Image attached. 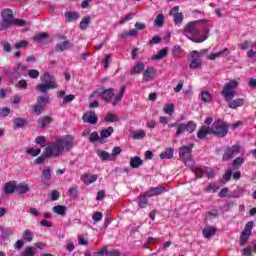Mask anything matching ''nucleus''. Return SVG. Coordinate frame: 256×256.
Here are the masks:
<instances>
[{
	"mask_svg": "<svg viewBox=\"0 0 256 256\" xmlns=\"http://www.w3.org/2000/svg\"><path fill=\"white\" fill-rule=\"evenodd\" d=\"M207 27V20H196L187 23L182 30V33L185 37H188L190 41H193V43H203V41H206L208 37L207 35H209V29H207ZM203 29L206 30L201 36V31H203Z\"/></svg>",
	"mask_w": 256,
	"mask_h": 256,
	"instance_id": "obj_1",
	"label": "nucleus"
},
{
	"mask_svg": "<svg viewBox=\"0 0 256 256\" xmlns=\"http://www.w3.org/2000/svg\"><path fill=\"white\" fill-rule=\"evenodd\" d=\"M75 147V138L71 135H66L56 139V143L47 146L48 155L59 157L65 152L71 151Z\"/></svg>",
	"mask_w": 256,
	"mask_h": 256,
	"instance_id": "obj_2",
	"label": "nucleus"
},
{
	"mask_svg": "<svg viewBox=\"0 0 256 256\" xmlns=\"http://www.w3.org/2000/svg\"><path fill=\"white\" fill-rule=\"evenodd\" d=\"M239 87V82L237 80H230L224 85L221 95L224 96L225 101H228V107L230 109H237V107H243L245 105V100L243 98L235 99V89Z\"/></svg>",
	"mask_w": 256,
	"mask_h": 256,
	"instance_id": "obj_3",
	"label": "nucleus"
},
{
	"mask_svg": "<svg viewBox=\"0 0 256 256\" xmlns=\"http://www.w3.org/2000/svg\"><path fill=\"white\" fill-rule=\"evenodd\" d=\"M40 79L44 83V84L36 85V90L39 91L40 93H47L49 89H57V87H59L57 85V82L52 81L51 74L49 73H44L43 75L40 76Z\"/></svg>",
	"mask_w": 256,
	"mask_h": 256,
	"instance_id": "obj_4",
	"label": "nucleus"
},
{
	"mask_svg": "<svg viewBox=\"0 0 256 256\" xmlns=\"http://www.w3.org/2000/svg\"><path fill=\"white\" fill-rule=\"evenodd\" d=\"M2 21L0 22V31H7L11 25L15 23V16H13V10L4 9L1 12Z\"/></svg>",
	"mask_w": 256,
	"mask_h": 256,
	"instance_id": "obj_5",
	"label": "nucleus"
},
{
	"mask_svg": "<svg viewBox=\"0 0 256 256\" xmlns=\"http://www.w3.org/2000/svg\"><path fill=\"white\" fill-rule=\"evenodd\" d=\"M210 131L216 137H225L227 133H229V128H227V124L222 121H215L210 128Z\"/></svg>",
	"mask_w": 256,
	"mask_h": 256,
	"instance_id": "obj_6",
	"label": "nucleus"
},
{
	"mask_svg": "<svg viewBox=\"0 0 256 256\" xmlns=\"http://www.w3.org/2000/svg\"><path fill=\"white\" fill-rule=\"evenodd\" d=\"M21 71H27V66L21 64V62H18L13 69V72L9 74L11 83H15L17 79H19L23 73Z\"/></svg>",
	"mask_w": 256,
	"mask_h": 256,
	"instance_id": "obj_7",
	"label": "nucleus"
},
{
	"mask_svg": "<svg viewBox=\"0 0 256 256\" xmlns=\"http://www.w3.org/2000/svg\"><path fill=\"white\" fill-rule=\"evenodd\" d=\"M199 51L194 50L190 53L191 62H190V69H199V67L203 66V60L201 57L198 56Z\"/></svg>",
	"mask_w": 256,
	"mask_h": 256,
	"instance_id": "obj_8",
	"label": "nucleus"
},
{
	"mask_svg": "<svg viewBox=\"0 0 256 256\" xmlns=\"http://www.w3.org/2000/svg\"><path fill=\"white\" fill-rule=\"evenodd\" d=\"M51 173H53V169H51V166H45L42 170L41 183L46 187H49V185H51Z\"/></svg>",
	"mask_w": 256,
	"mask_h": 256,
	"instance_id": "obj_9",
	"label": "nucleus"
},
{
	"mask_svg": "<svg viewBox=\"0 0 256 256\" xmlns=\"http://www.w3.org/2000/svg\"><path fill=\"white\" fill-rule=\"evenodd\" d=\"M239 151H241V148L239 145H234L228 149H226L224 155H223V161H231L235 155H238Z\"/></svg>",
	"mask_w": 256,
	"mask_h": 256,
	"instance_id": "obj_10",
	"label": "nucleus"
},
{
	"mask_svg": "<svg viewBox=\"0 0 256 256\" xmlns=\"http://www.w3.org/2000/svg\"><path fill=\"white\" fill-rule=\"evenodd\" d=\"M239 151H241V148L239 145H234L228 149H226L224 155H223V161H231L235 155H238Z\"/></svg>",
	"mask_w": 256,
	"mask_h": 256,
	"instance_id": "obj_11",
	"label": "nucleus"
},
{
	"mask_svg": "<svg viewBox=\"0 0 256 256\" xmlns=\"http://www.w3.org/2000/svg\"><path fill=\"white\" fill-rule=\"evenodd\" d=\"M192 149H193V144H191L190 146H182L180 148L179 156L181 159H184L185 165L189 163L187 159L191 157Z\"/></svg>",
	"mask_w": 256,
	"mask_h": 256,
	"instance_id": "obj_12",
	"label": "nucleus"
},
{
	"mask_svg": "<svg viewBox=\"0 0 256 256\" xmlns=\"http://www.w3.org/2000/svg\"><path fill=\"white\" fill-rule=\"evenodd\" d=\"M82 120L84 121V123H89L90 125H97L99 118H97L95 111H90L83 114Z\"/></svg>",
	"mask_w": 256,
	"mask_h": 256,
	"instance_id": "obj_13",
	"label": "nucleus"
},
{
	"mask_svg": "<svg viewBox=\"0 0 256 256\" xmlns=\"http://www.w3.org/2000/svg\"><path fill=\"white\" fill-rule=\"evenodd\" d=\"M100 91H102V100L105 101V103H111V99L115 96V89L102 87Z\"/></svg>",
	"mask_w": 256,
	"mask_h": 256,
	"instance_id": "obj_14",
	"label": "nucleus"
},
{
	"mask_svg": "<svg viewBox=\"0 0 256 256\" xmlns=\"http://www.w3.org/2000/svg\"><path fill=\"white\" fill-rule=\"evenodd\" d=\"M166 191L164 186L153 187L145 192V197H157V195H162Z\"/></svg>",
	"mask_w": 256,
	"mask_h": 256,
	"instance_id": "obj_15",
	"label": "nucleus"
},
{
	"mask_svg": "<svg viewBox=\"0 0 256 256\" xmlns=\"http://www.w3.org/2000/svg\"><path fill=\"white\" fill-rule=\"evenodd\" d=\"M155 75H157V70L154 69L153 67H148L146 70L143 72V82L147 83L153 79H155Z\"/></svg>",
	"mask_w": 256,
	"mask_h": 256,
	"instance_id": "obj_16",
	"label": "nucleus"
},
{
	"mask_svg": "<svg viewBox=\"0 0 256 256\" xmlns=\"http://www.w3.org/2000/svg\"><path fill=\"white\" fill-rule=\"evenodd\" d=\"M57 97H59L60 99H63L62 105H67V103H71V101H75V95L73 94L67 95L65 91H58Z\"/></svg>",
	"mask_w": 256,
	"mask_h": 256,
	"instance_id": "obj_17",
	"label": "nucleus"
},
{
	"mask_svg": "<svg viewBox=\"0 0 256 256\" xmlns=\"http://www.w3.org/2000/svg\"><path fill=\"white\" fill-rule=\"evenodd\" d=\"M17 191V182L16 181H9L6 182L4 185V192L6 195H11Z\"/></svg>",
	"mask_w": 256,
	"mask_h": 256,
	"instance_id": "obj_18",
	"label": "nucleus"
},
{
	"mask_svg": "<svg viewBox=\"0 0 256 256\" xmlns=\"http://www.w3.org/2000/svg\"><path fill=\"white\" fill-rule=\"evenodd\" d=\"M67 49H73V43H71L69 40H65L61 43H58L56 44V47H55V51L57 52L67 51Z\"/></svg>",
	"mask_w": 256,
	"mask_h": 256,
	"instance_id": "obj_19",
	"label": "nucleus"
},
{
	"mask_svg": "<svg viewBox=\"0 0 256 256\" xmlns=\"http://www.w3.org/2000/svg\"><path fill=\"white\" fill-rule=\"evenodd\" d=\"M53 123V117L51 116H43L38 119V127L40 129H45L47 125H51Z\"/></svg>",
	"mask_w": 256,
	"mask_h": 256,
	"instance_id": "obj_20",
	"label": "nucleus"
},
{
	"mask_svg": "<svg viewBox=\"0 0 256 256\" xmlns=\"http://www.w3.org/2000/svg\"><path fill=\"white\" fill-rule=\"evenodd\" d=\"M217 233L216 227L207 226L203 229V236L205 239H211Z\"/></svg>",
	"mask_w": 256,
	"mask_h": 256,
	"instance_id": "obj_21",
	"label": "nucleus"
},
{
	"mask_svg": "<svg viewBox=\"0 0 256 256\" xmlns=\"http://www.w3.org/2000/svg\"><path fill=\"white\" fill-rule=\"evenodd\" d=\"M211 133V128L202 126L197 133V137L198 139H205V137H207V135H211Z\"/></svg>",
	"mask_w": 256,
	"mask_h": 256,
	"instance_id": "obj_22",
	"label": "nucleus"
},
{
	"mask_svg": "<svg viewBox=\"0 0 256 256\" xmlns=\"http://www.w3.org/2000/svg\"><path fill=\"white\" fill-rule=\"evenodd\" d=\"M143 165V160L139 156L130 158V167L133 169H139Z\"/></svg>",
	"mask_w": 256,
	"mask_h": 256,
	"instance_id": "obj_23",
	"label": "nucleus"
},
{
	"mask_svg": "<svg viewBox=\"0 0 256 256\" xmlns=\"http://www.w3.org/2000/svg\"><path fill=\"white\" fill-rule=\"evenodd\" d=\"M16 191L20 195H25V193H29V191H31V188H29L28 184L20 183L16 184Z\"/></svg>",
	"mask_w": 256,
	"mask_h": 256,
	"instance_id": "obj_24",
	"label": "nucleus"
},
{
	"mask_svg": "<svg viewBox=\"0 0 256 256\" xmlns=\"http://www.w3.org/2000/svg\"><path fill=\"white\" fill-rule=\"evenodd\" d=\"M141 71H145V64L143 62H138L130 71V75H139Z\"/></svg>",
	"mask_w": 256,
	"mask_h": 256,
	"instance_id": "obj_25",
	"label": "nucleus"
},
{
	"mask_svg": "<svg viewBox=\"0 0 256 256\" xmlns=\"http://www.w3.org/2000/svg\"><path fill=\"white\" fill-rule=\"evenodd\" d=\"M82 181H84L85 185H91V183H95V181H97V175H95V174H84L82 176Z\"/></svg>",
	"mask_w": 256,
	"mask_h": 256,
	"instance_id": "obj_26",
	"label": "nucleus"
},
{
	"mask_svg": "<svg viewBox=\"0 0 256 256\" xmlns=\"http://www.w3.org/2000/svg\"><path fill=\"white\" fill-rule=\"evenodd\" d=\"M49 157H55V154L48 155V150H47V147H46L44 155L39 156L38 158L35 159L36 165H42V163H45V160L49 159Z\"/></svg>",
	"mask_w": 256,
	"mask_h": 256,
	"instance_id": "obj_27",
	"label": "nucleus"
},
{
	"mask_svg": "<svg viewBox=\"0 0 256 256\" xmlns=\"http://www.w3.org/2000/svg\"><path fill=\"white\" fill-rule=\"evenodd\" d=\"M13 124L15 125V127H17V129H23V127L27 125V119L21 117L14 118Z\"/></svg>",
	"mask_w": 256,
	"mask_h": 256,
	"instance_id": "obj_28",
	"label": "nucleus"
},
{
	"mask_svg": "<svg viewBox=\"0 0 256 256\" xmlns=\"http://www.w3.org/2000/svg\"><path fill=\"white\" fill-rule=\"evenodd\" d=\"M53 213H56L57 215L65 216L67 215V206L63 205H57L52 208Z\"/></svg>",
	"mask_w": 256,
	"mask_h": 256,
	"instance_id": "obj_29",
	"label": "nucleus"
},
{
	"mask_svg": "<svg viewBox=\"0 0 256 256\" xmlns=\"http://www.w3.org/2000/svg\"><path fill=\"white\" fill-rule=\"evenodd\" d=\"M147 197H149V196H145V192H144V194H141L138 197V207H140L141 209H145V207H147V205H149V201L147 200Z\"/></svg>",
	"mask_w": 256,
	"mask_h": 256,
	"instance_id": "obj_30",
	"label": "nucleus"
},
{
	"mask_svg": "<svg viewBox=\"0 0 256 256\" xmlns=\"http://www.w3.org/2000/svg\"><path fill=\"white\" fill-rule=\"evenodd\" d=\"M167 53H169V49L168 48H163L156 55H154L152 57V59L154 61H159L161 59H165V56L167 55Z\"/></svg>",
	"mask_w": 256,
	"mask_h": 256,
	"instance_id": "obj_31",
	"label": "nucleus"
},
{
	"mask_svg": "<svg viewBox=\"0 0 256 256\" xmlns=\"http://www.w3.org/2000/svg\"><path fill=\"white\" fill-rule=\"evenodd\" d=\"M239 49L245 51V49H256V43L251 41H244L242 44H239Z\"/></svg>",
	"mask_w": 256,
	"mask_h": 256,
	"instance_id": "obj_32",
	"label": "nucleus"
},
{
	"mask_svg": "<svg viewBox=\"0 0 256 256\" xmlns=\"http://www.w3.org/2000/svg\"><path fill=\"white\" fill-rule=\"evenodd\" d=\"M113 131L115 130L111 126L106 129H102L100 132L101 139H107V137H111V135H113Z\"/></svg>",
	"mask_w": 256,
	"mask_h": 256,
	"instance_id": "obj_33",
	"label": "nucleus"
},
{
	"mask_svg": "<svg viewBox=\"0 0 256 256\" xmlns=\"http://www.w3.org/2000/svg\"><path fill=\"white\" fill-rule=\"evenodd\" d=\"M97 155L100 157V159H102V161H113L111 154L107 151L98 150Z\"/></svg>",
	"mask_w": 256,
	"mask_h": 256,
	"instance_id": "obj_34",
	"label": "nucleus"
},
{
	"mask_svg": "<svg viewBox=\"0 0 256 256\" xmlns=\"http://www.w3.org/2000/svg\"><path fill=\"white\" fill-rule=\"evenodd\" d=\"M0 231H1V235H0L1 239H7V237H10V235H13V230L7 229L4 226H0Z\"/></svg>",
	"mask_w": 256,
	"mask_h": 256,
	"instance_id": "obj_35",
	"label": "nucleus"
},
{
	"mask_svg": "<svg viewBox=\"0 0 256 256\" xmlns=\"http://www.w3.org/2000/svg\"><path fill=\"white\" fill-rule=\"evenodd\" d=\"M173 148H167L165 152L160 154V159H173Z\"/></svg>",
	"mask_w": 256,
	"mask_h": 256,
	"instance_id": "obj_36",
	"label": "nucleus"
},
{
	"mask_svg": "<svg viewBox=\"0 0 256 256\" xmlns=\"http://www.w3.org/2000/svg\"><path fill=\"white\" fill-rule=\"evenodd\" d=\"M49 99V95L39 96L37 98V104L45 108L47 106V103H49Z\"/></svg>",
	"mask_w": 256,
	"mask_h": 256,
	"instance_id": "obj_37",
	"label": "nucleus"
},
{
	"mask_svg": "<svg viewBox=\"0 0 256 256\" xmlns=\"http://www.w3.org/2000/svg\"><path fill=\"white\" fill-rule=\"evenodd\" d=\"M104 121H106V123H117V121H119V116L109 113L104 117Z\"/></svg>",
	"mask_w": 256,
	"mask_h": 256,
	"instance_id": "obj_38",
	"label": "nucleus"
},
{
	"mask_svg": "<svg viewBox=\"0 0 256 256\" xmlns=\"http://www.w3.org/2000/svg\"><path fill=\"white\" fill-rule=\"evenodd\" d=\"M125 86H122L119 92V95H116L114 101L112 102L113 107L120 103L121 99H123V95H125Z\"/></svg>",
	"mask_w": 256,
	"mask_h": 256,
	"instance_id": "obj_39",
	"label": "nucleus"
},
{
	"mask_svg": "<svg viewBox=\"0 0 256 256\" xmlns=\"http://www.w3.org/2000/svg\"><path fill=\"white\" fill-rule=\"evenodd\" d=\"M65 17L69 23L77 21L79 19V13L77 12H66Z\"/></svg>",
	"mask_w": 256,
	"mask_h": 256,
	"instance_id": "obj_40",
	"label": "nucleus"
},
{
	"mask_svg": "<svg viewBox=\"0 0 256 256\" xmlns=\"http://www.w3.org/2000/svg\"><path fill=\"white\" fill-rule=\"evenodd\" d=\"M227 51H229V49L224 48L222 51L208 55V59H210V61H215V59H219V57L227 53Z\"/></svg>",
	"mask_w": 256,
	"mask_h": 256,
	"instance_id": "obj_41",
	"label": "nucleus"
},
{
	"mask_svg": "<svg viewBox=\"0 0 256 256\" xmlns=\"http://www.w3.org/2000/svg\"><path fill=\"white\" fill-rule=\"evenodd\" d=\"M90 24H91V17L90 16L84 17L80 22V29L85 31V29H87V27H89Z\"/></svg>",
	"mask_w": 256,
	"mask_h": 256,
	"instance_id": "obj_42",
	"label": "nucleus"
},
{
	"mask_svg": "<svg viewBox=\"0 0 256 256\" xmlns=\"http://www.w3.org/2000/svg\"><path fill=\"white\" fill-rule=\"evenodd\" d=\"M253 227H255V222L253 221H249L247 222V224L245 225L244 230L242 231L244 234L246 235H251L252 231H253Z\"/></svg>",
	"mask_w": 256,
	"mask_h": 256,
	"instance_id": "obj_43",
	"label": "nucleus"
},
{
	"mask_svg": "<svg viewBox=\"0 0 256 256\" xmlns=\"http://www.w3.org/2000/svg\"><path fill=\"white\" fill-rule=\"evenodd\" d=\"M245 193V188L238 186L233 192L232 197H235L236 199H239V197H243V194Z\"/></svg>",
	"mask_w": 256,
	"mask_h": 256,
	"instance_id": "obj_44",
	"label": "nucleus"
},
{
	"mask_svg": "<svg viewBox=\"0 0 256 256\" xmlns=\"http://www.w3.org/2000/svg\"><path fill=\"white\" fill-rule=\"evenodd\" d=\"M163 111L167 115H173V113H175V105L172 103L166 104V106L163 108Z\"/></svg>",
	"mask_w": 256,
	"mask_h": 256,
	"instance_id": "obj_45",
	"label": "nucleus"
},
{
	"mask_svg": "<svg viewBox=\"0 0 256 256\" xmlns=\"http://www.w3.org/2000/svg\"><path fill=\"white\" fill-rule=\"evenodd\" d=\"M132 139H135V140L145 139V131L137 130V131L133 132Z\"/></svg>",
	"mask_w": 256,
	"mask_h": 256,
	"instance_id": "obj_46",
	"label": "nucleus"
},
{
	"mask_svg": "<svg viewBox=\"0 0 256 256\" xmlns=\"http://www.w3.org/2000/svg\"><path fill=\"white\" fill-rule=\"evenodd\" d=\"M22 237L25 241H28V243H31V241H33V232H31V230L29 229H26L24 230Z\"/></svg>",
	"mask_w": 256,
	"mask_h": 256,
	"instance_id": "obj_47",
	"label": "nucleus"
},
{
	"mask_svg": "<svg viewBox=\"0 0 256 256\" xmlns=\"http://www.w3.org/2000/svg\"><path fill=\"white\" fill-rule=\"evenodd\" d=\"M164 21H165V16H163V14H158L154 21V25L156 27H163Z\"/></svg>",
	"mask_w": 256,
	"mask_h": 256,
	"instance_id": "obj_48",
	"label": "nucleus"
},
{
	"mask_svg": "<svg viewBox=\"0 0 256 256\" xmlns=\"http://www.w3.org/2000/svg\"><path fill=\"white\" fill-rule=\"evenodd\" d=\"M187 127L185 126V123H179L177 130H176V134L175 137H179L181 135H183V133H185Z\"/></svg>",
	"mask_w": 256,
	"mask_h": 256,
	"instance_id": "obj_49",
	"label": "nucleus"
},
{
	"mask_svg": "<svg viewBox=\"0 0 256 256\" xmlns=\"http://www.w3.org/2000/svg\"><path fill=\"white\" fill-rule=\"evenodd\" d=\"M185 127L188 133H193L195 129H197V124H195L193 121H189L187 124H185Z\"/></svg>",
	"mask_w": 256,
	"mask_h": 256,
	"instance_id": "obj_50",
	"label": "nucleus"
},
{
	"mask_svg": "<svg viewBox=\"0 0 256 256\" xmlns=\"http://www.w3.org/2000/svg\"><path fill=\"white\" fill-rule=\"evenodd\" d=\"M192 171L195 173L197 179L203 177V169L199 168V166H192Z\"/></svg>",
	"mask_w": 256,
	"mask_h": 256,
	"instance_id": "obj_51",
	"label": "nucleus"
},
{
	"mask_svg": "<svg viewBox=\"0 0 256 256\" xmlns=\"http://www.w3.org/2000/svg\"><path fill=\"white\" fill-rule=\"evenodd\" d=\"M174 23L176 25H181V23H183V13L177 12L174 14Z\"/></svg>",
	"mask_w": 256,
	"mask_h": 256,
	"instance_id": "obj_52",
	"label": "nucleus"
},
{
	"mask_svg": "<svg viewBox=\"0 0 256 256\" xmlns=\"http://www.w3.org/2000/svg\"><path fill=\"white\" fill-rule=\"evenodd\" d=\"M201 98L204 103H211L213 96L209 92H202Z\"/></svg>",
	"mask_w": 256,
	"mask_h": 256,
	"instance_id": "obj_53",
	"label": "nucleus"
},
{
	"mask_svg": "<svg viewBox=\"0 0 256 256\" xmlns=\"http://www.w3.org/2000/svg\"><path fill=\"white\" fill-rule=\"evenodd\" d=\"M181 53H183V49H181V46L175 45L172 49V55L174 57H180Z\"/></svg>",
	"mask_w": 256,
	"mask_h": 256,
	"instance_id": "obj_54",
	"label": "nucleus"
},
{
	"mask_svg": "<svg viewBox=\"0 0 256 256\" xmlns=\"http://www.w3.org/2000/svg\"><path fill=\"white\" fill-rule=\"evenodd\" d=\"M22 256H35V248L31 246L26 247Z\"/></svg>",
	"mask_w": 256,
	"mask_h": 256,
	"instance_id": "obj_55",
	"label": "nucleus"
},
{
	"mask_svg": "<svg viewBox=\"0 0 256 256\" xmlns=\"http://www.w3.org/2000/svg\"><path fill=\"white\" fill-rule=\"evenodd\" d=\"M29 43L26 40H22L14 44L15 49H27Z\"/></svg>",
	"mask_w": 256,
	"mask_h": 256,
	"instance_id": "obj_56",
	"label": "nucleus"
},
{
	"mask_svg": "<svg viewBox=\"0 0 256 256\" xmlns=\"http://www.w3.org/2000/svg\"><path fill=\"white\" fill-rule=\"evenodd\" d=\"M34 41H37L38 43H41V41H45V39H47V33H40V34H36L33 37Z\"/></svg>",
	"mask_w": 256,
	"mask_h": 256,
	"instance_id": "obj_57",
	"label": "nucleus"
},
{
	"mask_svg": "<svg viewBox=\"0 0 256 256\" xmlns=\"http://www.w3.org/2000/svg\"><path fill=\"white\" fill-rule=\"evenodd\" d=\"M47 142V138L45 136H38L35 139V143L37 145H41V147H45V143Z\"/></svg>",
	"mask_w": 256,
	"mask_h": 256,
	"instance_id": "obj_58",
	"label": "nucleus"
},
{
	"mask_svg": "<svg viewBox=\"0 0 256 256\" xmlns=\"http://www.w3.org/2000/svg\"><path fill=\"white\" fill-rule=\"evenodd\" d=\"M51 201H59V198L61 197V193L57 190H52L50 192Z\"/></svg>",
	"mask_w": 256,
	"mask_h": 256,
	"instance_id": "obj_59",
	"label": "nucleus"
},
{
	"mask_svg": "<svg viewBox=\"0 0 256 256\" xmlns=\"http://www.w3.org/2000/svg\"><path fill=\"white\" fill-rule=\"evenodd\" d=\"M28 76L30 79H37L39 77V70H36V69L28 70Z\"/></svg>",
	"mask_w": 256,
	"mask_h": 256,
	"instance_id": "obj_60",
	"label": "nucleus"
},
{
	"mask_svg": "<svg viewBox=\"0 0 256 256\" xmlns=\"http://www.w3.org/2000/svg\"><path fill=\"white\" fill-rule=\"evenodd\" d=\"M242 163H245V159L244 158H241V157H238L236 158L234 161H233V167L235 169H237L238 167H241V164Z\"/></svg>",
	"mask_w": 256,
	"mask_h": 256,
	"instance_id": "obj_61",
	"label": "nucleus"
},
{
	"mask_svg": "<svg viewBox=\"0 0 256 256\" xmlns=\"http://www.w3.org/2000/svg\"><path fill=\"white\" fill-rule=\"evenodd\" d=\"M93 221H95L96 223H99V221H101V219H103V213L97 211L94 212L93 216H92Z\"/></svg>",
	"mask_w": 256,
	"mask_h": 256,
	"instance_id": "obj_62",
	"label": "nucleus"
},
{
	"mask_svg": "<svg viewBox=\"0 0 256 256\" xmlns=\"http://www.w3.org/2000/svg\"><path fill=\"white\" fill-rule=\"evenodd\" d=\"M44 107L40 106V104H36L33 108V111L36 113V115H41V113H43L44 111Z\"/></svg>",
	"mask_w": 256,
	"mask_h": 256,
	"instance_id": "obj_63",
	"label": "nucleus"
},
{
	"mask_svg": "<svg viewBox=\"0 0 256 256\" xmlns=\"http://www.w3.org/2000/svg\"><path fill=\"white\" fill-rule=\"evenodd\" d=\"M253 250L250 247L244 248L242 250V255L243 256H253Z\"/></svg>",
	"mask_w": 256,
	"mask_h": 256,
	"instance_id": "obj_64",
	"label": "nucleus"
}]
</instances>
